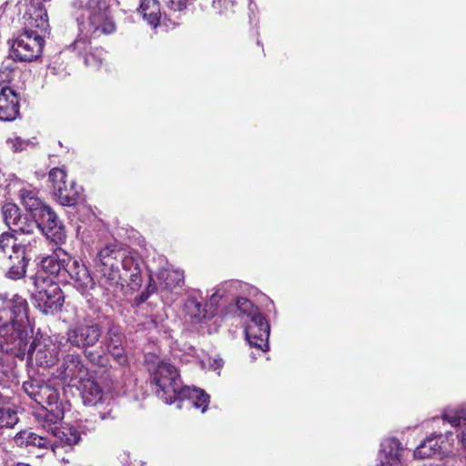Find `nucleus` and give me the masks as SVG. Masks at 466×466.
Returning <instances> with one entry per match:
<instances>
[{"label": "nucleus", "instance_id": "18", "mask_svg": "<svg viewBox=\"0 0 466 466\" xmlns=\"http://www.w3.org/2000/svg\"><path fill=\"white\" fill-rule=\"evenodd\" d=\"M60 245L56 246L53 250V254L44 257L40 263V268L42 275L44 273L48 274L47 278H52L54 276H61L64 277L65 267L67 266L69 261V254L59 247Z\"/></svg>", "mask_w": 466, "mask_h": 466}, {"label": "nucleus", "instance_id": "48", "mask_svg": "<svg viewBox=\"0 0 466 466\" xmlns=\"http://www.w3.org/2000/svg\"><path fill=\"white\" fill-rule=\"evenodd\" d=\"M214 364H215V368L218 369V368H220L222 366V360H215L214 361Z\"/></svg>", "mask_w": 466, "mask_h": 466}, {"label": "nucleus", "instance_id": "31", "mask_svg": "<svg viewBox=\"0 0 466 466\" xmlns=\"http://www.w3.org/2000/svg\"><path fill=\"white\" fill-rule=\"evenodd\" d=\"M187 313L194 318L197 321H202L206 319H210L213 315V311L208 309V305L203 304L201 301L198 300L196 298H190L187 304Z\"/></svg>", "mask_w": 466, "mask_h": 466}, {"label": "nucleus", "instance_id": "14", "mask_svg": "<svg viewBox=\"0 0 466 466\" xmlns=\"http://www.w3.org/2000/svg\"><path fill=\"white\" fill-rule=\"evenodd\" d=\"M43 429L46 431L47 437L51 439L49 447H69L76 445L80 441L79 432L72 427L58 426L60 421H48L40 420Z\"/></svg>", "mask_w": 466, "mask_h": 466}, {"label": "nucleus", "instance_id": "9", "mask_svg": "<svg viewBox=\"0 0 466 466\" xmlns=\"http://www.w3.org/2000/svg\"><path fill=\"white\" fill-rule=\"evenodd\" d=\"M37 228L41 230L47 239L55 246L65 243L66 235L63 223L58 218L56 212L48 206L34 218Z\"/></svg>", "mask_w": 466, "mask_h": 466}, {"label": "nucleus", "instance_id": "49", "mask_svg": "<svg viewBox=\"0 0 466 466\" xmlns=\"http://www.w3.org/2000/svg\"><path fill=\"white\" fill-rule=\"evenodd\" d=\"M49 69H50V71H51L53 74H56V71H55V70H56V67H55V66H50V67H49Z\"/></svg>", "mask_w": 466, "mask_h": 466}, {"label": "nucleus", "instance_id": "28", "mask_svg": "<svg viewBox=\"0 0 466 466\" xmlns=\"http://www.w3.org/2000/svg\"><path fill=\"white\" fill-rule=\"evenodd\" d=\"M54 196L61 205L71 207L76 205L80 198V191L76 187V183L71 180L64 185V187H59L55 191Z\"/></svg>", "mask_w": 466, "mask_h": 466}, {"label": "nucleus", "instance_id": "19", "mask_svg": "<svg viewBox=\"0 0 466 466\" xmlns=\"http://www.w3.org/2000/svg\"><path fill=\"white\" fill-rule=\"evenodd\" d=\"M66 275L69 276L74 286L83 294L95 286V282L86 267L76 260H73L70 256L67 266L65 267L64 270V277Z\"/></svg>", "mask_w": 466, "mask_h": 466}, {"label": "nucleus", "instance_id": "5", "mask_svg": "<svg viewBox=\"0 0 466 466\" xmlns=\"http://www.w3.org/2000/svg\"><path fill=\"white\" fill-rule=\"evenodd\" d=\"M103 328L100 323L94 320L85 319L76 323L66 331V341L73 347L83 350L85 357L93 365L105 367L107 358L98 350H89L101 339Z\"/></svg>", "mask_w": 466, "mask_h": 466}, {"label": "nucleus", "instance_id": "11", "mask_svg": "<svg viewBox=\"0 0 466 466\" xmlns=\"http://www.w3.org/2000/svg\"><path fill=\"white\" fill-rule=\"evenodd\" d=\"M49 0H31L23 15V25L25 30L46 35L49 30V21L46 3Z\"/></svg>", "mask_w": 466, "mask_h": 466}, {"label": "nucleus", "instance_id": "8", "mask_svg": "<svg viewBox=\"0 0 466 466\" xmlns=\"http://www.w3.org/2000/svg\"><path fill=\"white\" fill-rule=\"evenodd\" d=\"M44 35L23 29L15 38L10 41V57L14 61L31 62L37 59L45 44Z\"/></svg>", "mask_w": 466, "mask_h": 466}, {"label": "nucleus", "instance_id": "41", "mask_svg": "<svg viewBox=\"0 0 466 466\" xmlns=\"http://www.w3.org/2000/svg\"><path fill=\"white\" fill-rule=\"evenodd\" d=\"M7 143L11 144L14 151H22L29 146V141L21 137L10 138L7 140Z\"/></svg>", "mask_w": 466, "mask_h": 466}, {"label": "nucleus", "instance_id": "10", "mask_svg": "<svg viewBox=\"0 0 466 466\" xmlns=\"http://www.w3.org/2000/svg\"><path fill=\"white\" fill-rule=\"evenodd\" d=\"M41 239L37 238H22L12 231H6L0 234V252L5 256V258L31 254L38 248Z\"/></svg>", "mask_w": 466, "mask_h": 466}, {"label": "nucleus", "instance_id": "4", "mask_svg": "<svg viewBox=\"0 0 466 466\" xmlns=\"http://www.w3.org/2000/svg\"><path fill=\"white\" fill-rule=\"evenodd\" d=\"M112 0H87L77 17L79 31L93 37L113 34L116 29Z\"/></svg>", "mask_w": 466, "mask_h": 466}, {"label": "nucleus", "instance_id": "44", "mask_svg": "<svg viewBox=\"0 0 466 466\" xmlns=\"http://www.w3.org/2000/svg\"><path fill=\"white\" fill-rule=\"evenodd\" d=\"M11 73L12 71L9 69L8 65H4L0 68V81L2 82H8L11 79Z\"/></svg>", "mask_w": 466, "mask_h": 466}, {"label": "nucleus", "instance_id": "27", "mask_svg": "<svg viewBox=\"0 0 466 466\" xmlns=\"http://www.w3.org/2000/svg\"><path fill=\"white\" fill-rule=\"evenodd\" d=\"M138 13L152 27H157L158 25L161 12L159 3L157 0H141Z\"/></svg>", "mask_w": 466, "mask_h": 466}, {"label": "nucleus", "instance_id": "45", "mask_svg": "<svg viewBox=\"0 0 466 466\" xmlns=\"http://www.w3.org/2000/svg\"><path fill=\"white\" fill-rule=\"evenodd\" d=\"M149 297V292L148 291H144L142 292L141 294H139L138 296L136 297L135 299V304L137 306H139L141 305L142 303H144Z\"/></svg>", "mask_w": 466, "mask_h": 466}, {"label": "nucleus", "instance_id": "7", "mask_svg": "<svg viewBox=\"0 0 466 466\" xmlns=\"http://www.w3.org/2000/svg\"><path fill=\"white\" fill-rule=\"evenodd\" d=\"M34 285L31 290L35 306L44 314L58 311L63 304V296L59 285L53 278H45L37 272L30 278Z\"/></svg>", "mask_w": 466, "mask_h": 466}, {"label": "nucleus", "instance_id": "2", "mask_svg": "<svg viewBox=\"0 0 466 466\" xmlns=\"http://www.w3.org/2000/svg\"><path fill=\"white\" fill-rule=\"evenodd\" d=\"M10 316L0 314V375L7 379L15 376V359L24 358L29 342L26 327L11 323Z\"/></svg>", "mask_w": 466, "mask_h": 466}, {"label": "nucleus", "instance_id": "30", "mask_svg": "<svg viewBox=\"0 0 466 466\" xmlns=\"http://www.w3.org/2000/svg\"><path fill=\"white\" fill-rule=\"evenodd\" d=\"M228 310L239 318L246 316L248 320L260 314L258 309L254 306L251 300L242 297L238 298L234 304H230Z\"/></svg>", "mask_w": 466, "mask_h": 466}, {"label": "nucleus", "instance_id": "25", "mask_svg": "<svg viewBox=\"0 0 466 466\" xmlns=\"http://www.w3.org/2000/svg\"><path fill=\"white\" fill-rule=\"evenodd\" d=\"M187 400L196 409H201V411L205 412L208 408L209 396L200 389L185 386L182 391H180L177 400Z\"/></svg>", "mask_w": 466, "mask_h": 466}, {"label": "nucleus", "instance_id": "39", "mask_svg": "<svg viewBox=\"0 0 466 466\" xmlns=\"http://www.w3.org/2000/svg\"><path fill=\"white\" fill-rule=\"evenodd\" d=\"M90 35H83L81 31H79V35L76 38V40L69 45L68 48L72 51L76 52L81 55L85 52L89 45Z\"/></svg>", "mask_w": 466, "mask_h": 466}, {"label": "nucleus", "instance_id": "21", "mask_svg": "<svg viewBox=\"0 0 466 466\" xmlns=\"http://www.w3.org/2000/svg\"><path fill=\"white\" fill-rule=\"evenodd\" d=\"M30 254H22L13 256L11 258H5L3 266L5 276L13 280L21 279L25 276L26 268L30 260Z\"/></svg>", "mask_w": 466, "mask_h": 466}, {"label": "nucleus", "instance_id": "34", "mask_svg": "<svg viewBox=\"0 0 466 466\" xmlns=\"http://www.w3.org/2000/svg\"><path fill=\"white\" fill-rule=\"evenodd\" d=\"M2 215L5 223L10 229H12L15 225H17V222L22 216L20 208L14 203H5L3 206Z\"/></svg>", "mask_w": 466, "mask_h": 466}, {"label": "nucleus", "instance_id": "50", "mask_svg": "<svg viewBox=\"0 0 466 466\" xmlns=\"http://www.w3.org/2000/svg\"><path fill=\"white\" fill-rule=\"evenodd\" d=\"M16 466H30L29 464H26V463H17Z\"/></svg>", "mask_w": 466, "mask_h": 466}, {"label": "nucleus", "instance_id": "35", "mask_svg": "<svg viewBox=\"0 0 466 466\" xmlns=\"http://www.w3.org/2000/svg\"><path fill=\"white\" fill-rule=\"evenodd\" d=\"M239 283L238 281H227L218 286L210 297V308L217 306L219 299H222L227 292H229L232 289H236Z\"/></svg>", "mask_w": 466, "mask_h": 466}, {"label": "nucleus", "instance_id": "40", "mask_svg": "<svg viewBox=\"0 0 466 466\" xmlns=\"http://www.w3.org/2000/svg\"><path fill=\"white\" fill-rule=\"evenodd\" d=\"M435 454H437L435 452V448L430 447L426 440L422 441L413 451V457L417 459H425Z\"/></svg>", "mask_w": 466, "mask_h": 466}, {"label": "nucleus", "instance_id": "36", "mask_svg": "<svg viewBox=\"0 0 466 466\" xmlns=\"http://www.w3.org/2000/svg\"><path fill=\"white\" fill-rule=\"evenodd\" d=\"M49 180L53 187V192L56 191L59 187H64L68 181L66 180V173L64 168L55 167L49 171Z\"/></svg>", "mask_w": 466, "mask_h": 466}, {"label": "nucleus", "instance_id": "43", "mask_svg": "<svg viewBox=\"0 0 466 466\" xmlns=\"http://www.w3.org/2000/svg\"><path fill=\"white\" fill-rule=\"evenodd\" d=\"M441 437H442L441 434H440L438 437L437 436H433V437H429V438L426 439L428 445L430 447L435 448V452L436 453H440L441 452V446L439 444V440L438 439H441Z\"/></svg>", "mask_w": 466, "mask_h": 466}, {"label": "nucleus", "instance_id": "3", "mask_svg": "<svg viewBox=\"0 0 466 466\" xmlns=\"http://www.w3.org/2000/svg\"><path fill=\"white\" fill-rule=\"evenodd\" d=\"M24 392L43 409L38 413V420L61 421L65 416V405L60 396V389L51 381L40 378H29L23 382Z\"/></svg>", "mask_w": 466, "mask_h": 466}, {"label": "nucleus", "instance_id": "6", "mask_svg": "<svg viewBox=\"0 0 466 466\" xmlns=\"http://www.w3.org/2000/svg\"><path fill=\"white\" fill-rule=\"evenodd\" d=\"M149 372L155 394L167 404L177 401L185 387L177 369L169 362L159 360L149 367Z\"/></svg>", "mask_w": 466, "mask_h": 466}, {"label": "nucleus", "instance_id": "37", "mask_svg": "<svg viewBox=\"0 0 466 466\" xmlns=\"http://www.w3.org/2000/svg\"><path fill=\"white\" fill-rule=\"evenodd\" d=\"M18 422L16 413L10 408H0V429L13 428Z\"/></svg>", "mask_w": 466, "mask_h": 466}, {"label": "nucleus", "instance_id": "46", "mask_svg": "<svg viewBox=\"0 0 466 466\" xmlns=\"http://www.w3.org/2000/svg\"><path fill=\"white\" fill-rule=\"evenodd\" d=\"M7 390L5 389V387H0V404L1 403H6L9 400V397L6 394Z\"/></svg>", "mask_w": 466, "mask_h": 466}, {"label": "nucleus", "instance_id": "1", "mask_svg": "<svg viewBox=\"0 0 466 466\" xmlns=\"http://www.w3.org/2000/svg\"><path fill=\"white\" fill-rule=\"evenodd\" d=\"M95 266L102 277L100 285L108 297L116 298L124 289V282L130 279L131 289L141 286L140 259L116 245H106L101 248Z\"/></svg>", "mask_w": 466, "mask_h": 466}, {"label": "nucleus", "instance_id": "15", "mask_svg": "<svg viewBox=\"0 0 466 466\" xmlns=\"http://www.w3.org/2000/svg\"><path fill=\"white\" fill-rule=\"evenodd\" d=\"M245 335L251 347L262 352L268 350L269 325L261 314L246 321Z\"/></svg>", "mask_w": 466, "mask_h": 466}, {"label": "nucleus", "instance_id": "42", "mask_svg": "<svg viewBox=\"0 0 466 466\" xmlns=\"http://www.w3.org/2000/svg\"><path fill=\"white\" fill-rule=\"evenodd\" d=\"M193 0H166L167 5L174 11H181L185 9L187 4Z\"/></svg>", "mask_w": 466, "mask_h": 466}, {"label": "nucleus", "instance_id": "17", "mask_svg": "<svg viewBox=\"0 0 466 466\" xmlns=\"http://www.w3.org/2000/svg\"><path fill=\"white\" fill-rule=\"evenodd\" d=\"M409 453L396 438L385 439L380 444V463L376 466H402Z\"/></svg>", "mask_w": 466, "mask_h": 466}, {"label": "nucleus", "instance_id": "26", "mask_svg": "<svg viewBox=\"0 0 466 466\" xmlns=\"http://www.w3.org/2000/svg\"><path fill=\"white\" fill-rule=\"evenodd\" d=\"M159 285L163 290L174 291L184 284V272L179 269H163L158 273Z\"/></svg>", "mask_w": 466, "mask_h": 466}, {"label": "nucleus", "instance_id": "12", "mask_svg": "<svg viewBox=\"0 0 466 466\" xmlns=\"http://www.w3.org/2000/svg\"><path fill=\"white\" fill-rule=\"evenodd\" d=\"M26 353L30 360L41 367L53 366L58 360L59 346L49 337L34 339Z\"/></svg>", "mask_w": 466, "mask_h": 466}, {"label": "nucleus", "instance_id": "24", "mask_svg": "<svg viewBox=\"0 0 466 466\" xmlns=\"http://www.w3.org/2000/svg\"><path fill=\"white\" fill-rule=\"evenodd\" d=\"M19 196L21 198V202L25 208L29 211L34 218L36 217L44 208H47L42 199L38 196V191L35 188L23 187L19 191Z\"/></svg>", "mask_w": 466, "mask_h": 466}, {"label": "nucleus", "instance_id": "13", "mask_svg": "<svg viewBox=\"0 0 466 466\" xmlns=\"http://www.w3.org/2000/svg\"><path fill=\"white\" fill-rule=\"evenodd\" d=\"M88 376V369L77 353L67 354L57 368L56 377L65 383L76 384Z\"/></svg>", "mask_w": 466, "mask_h": 466}, {"label": "nucleus", "instance_id": "33", "mask_svg": "<svg viewBox=\"0 0 466 466\" xmlns=\"http://www.w3.org/2000/svg\"><path fill=\"white\" fill-rule=\"evenodd\" d=\"M35 228H37L35 220H30L27 217L22 215L17 225H15L11 231L22 236V238H32V234Z\"/></svg>", "mask_w": 466, "mask_h": 466}, {"label": "nucleus", "instance_id": "23", "mask_svg": "<svg viewBox=\"0 0 466 466\" xmlns=\"http://www.w3.org/2000/svg\"><path fill=\"white\" fill-rule=\"evenodd\" d=\"M16 446L21 448L47 449L51 444V439L46 435H39L31 430L19 431L14 438Z\"/></svg>", "mask_w": 466, "mask_h": 466}, {"label": "nucleus", "instance_id": "16", "mask_svg": "<svg viewBox=\"0 0 466 466\" xmlns=\"http://www.w3.org/2000/svg\"><path fill=\"white\" fill-rule=\"evenodd\" d=\"M98 351L103 353L106 358V353H109L120 366L127 363V357L123 349V334L119 326L114 323L108 326L103 346Z\"/></svg>", "mask_w": 466, "mask_h": 466}, {"label": "nucleus", "instance_id": "47", "mask_svg": "<svg viewBox=\"0 0 466 466\" xmlns=\"http://www.w3.org/2000/svg\"><path fill=\"white\" fill-rule=\"evenodd\" d=\"M99 418L102 420H107V419L114 420L116 418V416H115V414H113V410H110L108 412H100L99 413Z\"/></svg>", "mask_w": 466, "mask_h": 466}, {"label": "nucleus", "instance_id": "32", "mask_svg": "<svg viewBox=\"0 0 466 466\" xmlns=\"http://www.w3.org/2000/svg\"><path fill=\"white\" fill-rule=\"evenodd\" d=\"M442 420H447L453 427L461 425V422L466 423V404L456 409H446L442 414Z\"/></svg>", "mask_w": 466, "mask_h": 466}, {"label": "nucleus", "instance_id": "38", "mask_svg": "<svg viewBox=\"0 0 466 466\" xmlns=\"http://www.w3.org/2000/svg\"><path fill=\"white\" fill-rule=\"evenodd\" d=\"M106 52L102 48H95L85 56V64L94 68L99 67L104 59Z\"/></svg>", "mask_w": 466, "mask_h": 466}, {"label": "nucleus", "instance_id": "22", "mask_svg": "<svg viewBox=\"0 0 466 466\" xmlns=\"http://www.w3.org/2000/svg\"><path fill=\"white\" fill-rule=\"evenodd\" d=\"M27 302L22 297L15 295L10 303V307L0 309V314L8 313L11 316V323L20 327H26L28 320L27 316Z\"/></svg>", "mask_w": 466, "mask_h": 466}, {"label": "nucleus", "instance_id": "29", "mask_svg": "<svg viewBox=\"0 0 466 466\" xmlns=\"http://www.w3.org/2000/svg\"><path fill=\"white\" fill-rule=\"evenodd\" d=\"M82 386V397L87 405H96L103 398V390L99 384L86 378L79 382Z\"/></svg>", "mask_w": 466, "mask_h": 466}, {"label": "nucleus", "instance_id": "20", "mask_svg": "<svg viewBox=\"0 0 466 466\" xmlns=\"http://www.w3.org/2000/svg\"><path fill=\"white\" fill-rule=\"evenodd\" d=\"M20 97L18 93L9 86L0 91V120L13 121L19 115Z\"/></svg>", "mask_w": 466, "mask_h": 466}]
</instances>
